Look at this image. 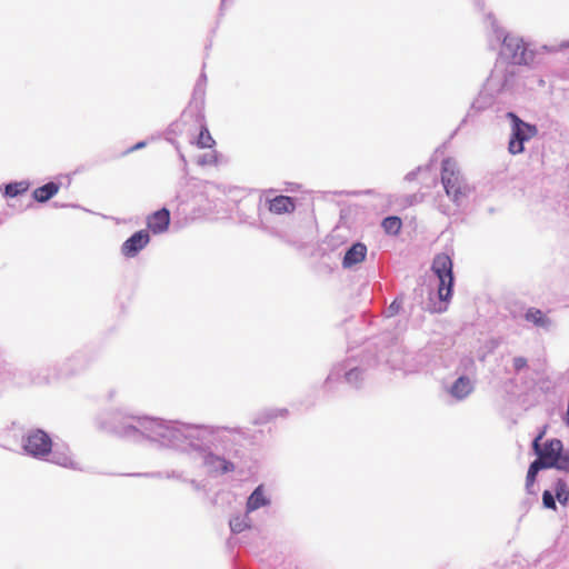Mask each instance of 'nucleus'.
<instances>
[{
    "mask_svg": "<svg viewBox=\"0 0 569 569\" xmlns=\"http://www.w3.org/2000/svg\"><path fill=\"white\" fill-rule=\"evenodd\" d=\"M525 319L528 322H532L535 326L540 328H547L550 323V320L547 318V316L537 308H529L527 309L525 313Z\"/></svg>",
    "mask_w": 569,
    "mask_h": 569,
    "instance_id": "a878e982",
    "label": "nucleus"
},
{
    "mask_svg": "<svg viewBox=\"0 0 569 569\" xmlns=\"http://www.w3.org/2000/svg\"><path fill=\"white\" fill-rule=\"evenodd\" d=\"M405 295H398L395 300L385 309L383 315L386 318H392L400 313L403 306Z\"/></svg>",
    "mask_w": 569,
    "mask_h": 569,
    "instance_id": "7c9ffc66",
    "label": "nucleus"
},
{
    "mask_svg": "<svg viewBox=\"0 0 569 569\" xmlns=\"http://www.w3.org/2000/svg\"><path fill=\"white\" fill-rule=\"evenodd\" d=\"M53 206H54L56 208H66V207H73V208H78V206H76V204L59 203V202H57V201H56V202H53Z\"/></svg>",
    "mask_w": 569,
    "mask_h": 569,
    "instance_id": "a19ab883",
    "label": "nucleus"
},
{
    "mask_svg": "<svg viewBox=\"0 0 569 569\" xmlns=\"http://www.w3.org/2000/svg\"><path fill=\"white\" fill-rule=\"evenodd\" d=\"M93 360L94 356L89 350H78L64 361L54 377L67 378L78 375L84 371Z\"/></svg>",
    "mask_w": 569,
    "mask_h": 569,
    "instance_id": "1a4fd4ad",
    "label": "nucleus"
},
{
    "mask_svg": "<svg viewBox=\"0 0 569 569\" xmlns=\"http://www.w3.org/2000/svg\"><path fill=\"white\" fill-rule=\"evenodd\" d=\"M563 420H565L566 425L569 426V407H568V410L566 412Z\"/></svg>",
    "mask_w": 569,
    "mask_h": 569,
    "instance_id": "a18cd8bd",
    "label": "nucleus"
},
{
    "mask_svg": "<svg viewBox=\"0 0 569 569\" xmlns=\"http://www.w3.org/2000/svg\"><path fill=\"white\" fill-rule=\"evenodd\" d=\"M61 186V182L51 180L36 188L32 191V198L39 203H46L59 192Z\"/></svg>",
    "mask_w": 569,
    "mask_h": 569,
    "instance_id": "2eb2a0df",
    "label": "nucleus"
},
{
    "mask_svg": "<svg viewBox=\"0 0 569 569\" xmlns=\"http://www.w3.org/2000/svg\"><path fill=\"white\" fill-rule=\"evenodd\" d=\"M196 143L200 149L212 148L216 144L206 124H201Z\"/></svg>",
    "mask_w": 569,
    "mask_h": 569,
    "instance_id": "c85d7f7f",
    "label": "nucleus"
},
{
    "mask_svg": "<svg viewBox=\"0 0 569 569\" xmlns=\"http://www.w3.org/2000/svg\"><path fill=\"white\" fill-rule=\"evenodd\" d=\"M204 103H206V88L200 87V86H194L193 91H192V97H191V100L189 103V108L194 111L196 120L198 122L203 121V119H204V114H203Z\"/></svg>",
    "mask_w": 569,
    "mask_h": 569,
    "instance_id": "f3484780",
    "label": "nucleus"
},
{
    "mask_svg": "<svg viewBox=\"0 0 569 569\" xmlns=\"http://www.w3.org/2000/svg\"><path fill=\"white\" fill-rule=\"evenodd\" d=\"M475 4H476L480 10H482V8H483V1H482V0H475Z\"/></svg>",
    "mask_w": 569,
    "mask_h": 569,
    "instance_id": "37998d69",
    "label": "nucleus"
},
{
    "mask_svg": "<svg viewBox=\"0 0 569 569\" xmlns=\"http://www.w3.org/2000/svg\"><path fill=\"white\" fill-rule=\"evenodd\" d=\"M229 527L232 533H240L250 527L247 516L238 515L229 520Z\"/></svg>",
    "mask_w": 569,
    "mask_h": 569,
    "instance_id": "c756f323",
    "label": "nucleus"
},
{
    "mask_svg": "<svg viewBox=\"0 0 569 569\" xmlns=\"http://www.w3.org/2000/svg\"><path fill=\"white\" fill-rule=\"evenodd\" d=\"M513 369L518 373L528 366V361L525 357H515L512 360Z\"/></svg>",
    "mask_w": 569,
    "mask_h": 569,
    "instance_id": "c9c22d12",
    "label": "nucleus"
},
{
    "mask_svg": "<svg viewBox=\"0 0 569 569\" xmlns=\"http://www.w3.org/2000/svg\"><path fill=\"white\" fill-rule=\"evenodd\" d=\"M367 246L361 241H356L351 246H349L341 260V266L343 269H351L355 266L362 262L367 257Z\"/></svg>",
    "mask_w": 569,
    "mask_h": 569,
    "instance_id": "9b49d317",
    "label": "nucleus"
},
{
    "mask_svg": "<svg viewBox=\"0 0 569 569\" xmlns=\"http://www.w3.org/2000/svg\"><path fill=\"white\" fill-rule=\"evenodd\" d=\"M146 146H147V141H144V140L138 141L136 144H133L132 147L128 148L123 152V154H129V153H131L133 151H138V150L144 148Z\"/></svg>",
    "mask_w": 569,
    "mask_h": 569,
    "instance_id": "e433bc0d",
    "label": "nucleus"
},
{
    "mask_svg": "<svg viewBox=\"0 0 569 569\" xmlns=\"http://www.w3.org/2000/svg\"><path fill=\"white\" fill-rule=\"evenodd\" d=\"M545 432H546V427L541 431H539V433L533 438L532 449H537L540 446L539 442L543 438Z\"/></svg>",
    "mask_w": 569,
    "mask_h": 569,
    "instance_id": "58836bf2",
    "label": "nucleus"
},
{
    "mask_svg": "<svg viewBox=\"0 0 569 569\" xmlns=\"http://www.w3.org/2000/svg\"><path fill=\"white\" fill-rule=\"evenodd\" d=\"M542 506L546 509L556 510L557 509V501L555 493L550 490H543L542 492Z\"/></svg>",
    "mask_w": 569,
    "mask_h": 569,
    "instance_id": "473e14b6",
    "label": "nucleus"
},
{
    "mask_svg": "<svg viewBox=\"0 0 569 569\" xmlns=\"http://www.w3.org/2000/svg\"><path fill=\"white\" fill-rule=\"evenodd\" d=\"M431 270L438 278V299L439 305L429 308L431 312L441 313L447 311L448 303L453 296L455 276L453 262L446 253L437 254L431 263Z\"/></svg>",
    "mask_w": 569,
    "mask_h": 569,
    "instance_id": "39448f33",
    "label": "nucleus"
},
{
    "mask_svg": "<svg viewBox=\"0 0 569 569\" xmlns=\"http://www.w3.org/2000/svg\"><path fill=\"white\" fill-rule=\"evenodd\" d=\"M486 89L497 96L516 98L525 91L526 83L518 67L496 62L487 78Z\"/></svg>",
    "mask_w": 569,
    "mask_h": 569,
    "instance_id": "20e7f679",
    "label": "nucleus"
},
{
    "mask_svg": "<svg viewBox=\"0 0 569 569\" xmlns=\"http://www.w3.org/2000/svg\"><path fill=\"white\" fill-rule=\"evenodd\" d=\"M456 373L458 376L469 377L470 379L475 377L477 373V365L473 357L470 355L462 356L457 365Z\"/></svg>",
    "mask_w": 569,
    "mask_h": 569,
    "instance_id": "5701e85b",
    "label": "nucleus"
},
{
    "mask_svg": "<svg viewBox=\"0 0 569 569\" xmlns=\"http://www.w3.org/2000/svg\"><path fill=\"white\" fill-rule=\"evenodd\" d=\"M492 94L493 93H489V94H483V93H480L472 102H471V106H470V109L468 111V113L466 114V117L462 119L460 126H463L469 118L485 111L486 109H488L491 104H492Z\"/></svg>",
    "mask_w": 569,
    "mask_h": 569,
    "instance_id": "6ab92c4d",
    "label": "nucleus"
},
{
    "mask_svg": "<svg viewBox=\"0 0 569 569\" xmlns=\"http://www.w3.org/2000/svg\"><path fill=\"white\" fill-rule=\"evenodd\" d=\"M170 141H171V143L174 146L176 150L178 151L179 159L181 160V162H182V164H183V166H182V171H183V173H184L183 179H186V177H187V174H188V162H187V159H186L184 154L181 152V150H180V147H179L178 142H177V141H174V140H170Z\"/></svg>",
    "mask_w": 569,
    "mask_h": 569,
    "instance_id": "f704fd0d",
    "label": "nucleus"
},
{
    "mask_svg": "<svg viewBox=\"0 0 569 569\" xmlns=\"http://www.w3.org/2000/svg\"><path fill=\"white\" fill-rule=\"evenodd\" d=\"M150 242V234L148 230L141 229L133 232L121 244L120 252L123 257L130 259L137 257Z\"/></svg>",
    "mask_w": 569,
    "mask_h": 569,
    "instance_id": "9d476101",
    "label": "nucleus"
},
{
    "mask_svg": "<svg viewBox=\"0 0 569 569\" xmlns=\"http://www.w3.org/2000/svg\"><path fill=\"white\" fill-rule=\"evenodd\" d=\"M506 117L511 128L508 151L511 154H520L525 151V143L538 134V127L526 122L515 111H508Z\"/></svg>",
    "mask_w": 569,
    "mask_h": 569,
    "instance_id": "0eeeda50",
    "label": "nucleus"
},
{
    "mask_svg": "<svg viewBox=\"0 0 569 569\" xmlns=\"http://www.w3.org/2000/svg\"><path fill=\"white\" fill-rule=\"evenodd\" d=\"M269 210L276 214L289 213L296 209V200L289 196H277L268 201Z\"/></svg>",
    "mask_w": 569,
    "mask_h": 569,
    "instance_id": "dca6fc26",
    "label": "nucleus"
},
{
    "mask_svg": "<svg viewBox=\"0 0 569 569\" xmlns=\"http://www.w3.org/2000/svg\"><path fill=\"white\" fill-rule=\"evenodd\" d=\"M196 490H199L200 489V485L197 480L194 479H190V480H187Z\"/></svg>",
    "mask_w": 569,
    "mask_h": 569,
    "instance_id": "79ce46f5",
    "label": "nucleus"
},
{
    "mask_svg": "<svg viewBox=\"0 0 569 569\" xmlns=\"http://www.w3.org/2000/svg\"><path fill=\"white\" fill-rule=\"evenodd\" d=\"M289 413L286 408H267L256 415L252 420V423L256 426L266 425L278 417H287Z\"/></svg>",
    "mask_w": 569,
    "mask_h": 569,
    "instance_id": "412c9836",
    "label": "nucleus"
},
{
    "mask_svg": "<svg viewBox=\"0 0 569 569\" xmlns=\"http://www.w3.org/2000/svg\"><path fill=\"white\" fill-rule=\"evenodd\" d=\"M402 365L401 346L390 332H385L368 340L358 353L333 365L322 388L325 392L333 393L335 383H346L359 390L377 368L388 366L396 370Z\"/></svg>",
    "mask_w": 569,
    "mask_h": 569,
    "instance_id": "f03ea898",
    "label": "nucleus"
},
{
    "mask_svg": "<svg viewBox=\"0 0 569 569\" xmlns=\"http://www.w3.org/2000/svg\"><path fill=\"white\" fill-rule=\"evenodd\" d=\"M271 500L264 495V489L262 485H259L253 489L250 496L247 499L246 509L247 512H252L258 510L259 508L269 506Z\"/></svg>",
    "mask_w": 569,
    "mask_h": 569,
    "instance_id": "a211bd4d",
    "label": "nucleus"
},
{
    "mask_svg": "<svg viewBox=\"0 0 569 569\" xmlns=\"http://www.w3.org/2000/svg\"><path fill=\"white\" fill-rule=\"evenodd\" d=\"M108 432L128 441H149L199 459L210 477H221L237 469L252 443L248 430L206 423H188L150 416H138L122 409L113 410L104 423Z\"/></svg>",
    "mask_w": 569,
    "mask_h": 569,
    "instance_id": "f257e3e1",
    "label": "nucleus"
},
{
    "mask_svg": "<svg viewBox=\"0 0 569 569\" xmlns=\"http://www.w3.org/2000/svg\"><path fill=\"white\" fill-rule=\"evenodd\" d=\"M66 178L68 179L67 187H69V186H70V183H71V178H70V176H66Z\"/></svg>",
    "mask_w": 569,
    "mask_h": 569,
    "instance_id": "49530a36",
    "label": "nucleus"
},
{
    "mask_svg": "<svg viewBox=\"0 0 569 569\" xmlns=\"http://www.w3.org/2000/svg\"><path fill=\"white\" fill-rule=\"evenodd\" d=\"M563 443L558 438L548 439L543 442V445L539 446L537 449H533L537 459L542 461L543 463L555 460L559 455L563 451Z\"/></svg>",
    "mask_w": 569,
    "mask_h": 569,
    "instance_id": "ddd939ff",
    "label": "nucleus"
},
{
    "mask_svg": "<svg viewBox=\"0 0 569 569\" xmlns=\"http://www.w3.org/2000/svg\"><path fill=\"white\" fill-rule=\"evenodd\" d=\"M47 461H50L58 466L68 467L71 469L76 468L69 453L64 450H60L57 446L54 447L53 445H52L51 452H50L49 457L47 458Z\"/></svg>",
    "mask_w": 569,
    "mask_h": 569,
    "instance_id": "b1692460",
    "label": "nucleus"
},
{
    "mask_svg": "<svg viewBox=\"0 0 569 569\" xmlns=\"http://www.w3.org/2000/svg\"><path fill=\"white\" fill-rule=\"evenodd\" d=\"M552 488L556 501H559L561 506H567L569 503V487L567 481L563 478H557Z\"/></svg>",
    "mask_w": 569,
    "mask_h": 569,
    "instance_id": "393cba45",
    "label": "nucleus"
},
{
    "mask_svg": "<svg viewBox=\"0 0 569 569\" xmlns=\"http://www.w3.org/2000/svg\"><path fill=\"white\" fill-rule=\"evenodd\" d=\"M21 448L24 455L37 459L47 460L52 449V438L43 429H29L21 439Z\"/></svg>",
    "mask_w": 569,
    "mask_h": 569,
    "instance_id": "6e6552de",
    "label": "nucleus"
},
{
    "mask_svg": "<svg viewBox=\"0 0 569 569\" xmlns=\"http://www.w3.org/2000/svg\"><path fill=\"white\" fill-rule=\"evenodd\" d=\"M381 227L387 234L397 236L402 227V220L398 216H388L382 219Z\"/></svg>",
    "mask_w": 569,
    "mask_h": 569,
    "instance_id": "bb28decb",
    "label": "nucleus"
},
{
    "mask_svg": "<svg viewBox=\"0 0 569 569\" xmlns=\"http://www.w3.org/2000/svg\"><path fill=\"white\" fill-rule=\"evenodd\" d=\"M475 390V383L469 377L458 376L448 388V393L457 401L467 399Z\"/></svg>",
    "mask_w": 569,
    "mask_h": 569,
    "instance_id": "4468645a",
    "label": "nucleus"
},
{
    "mask_svg": "<svg viewBox=\"0 0 569 569\" xmlns=\"http://www.w3.org/2000/svg\"><path fill=\"white\" fill-rule=\"evenodd\" d=\"M226 2H227V0H221V2H220V8H219L220 14H222Z\"/></svg>",
    "mask_w": 569,
    "mask_h": 569,
    "instance_id": "c03bdc74",
    "label": "nucleus"
},
{
    "mask_svg": "<svg viewBox=\"0 0 569 569\" xmlns=\"http://www.w3.org/2000/svg\"><path fill=\"white\" fill-rule=\"evenodd\" d=\"M548 469H556L569 473V450L563 449L555 460L546 462Z\"/></svg>",
    "mask_w": 569,
    "mask_h": 569,
    "instance_id": "cd10ccee",
    "label": "nucleus"
},
{
    "mask_svg": "<svg viewBox=\"0 0 569 569\" xmlns=\"http://www.w3.org/2000/svg\"><path fill=\"white\" fill-rule=\"evenodd\" d=\"M194 86H200V87L206 88V86H207V74H206V72H204V71H202V72L199 74L198 80H197V82H196V84H194Z\"/></svg>",
    "mask_w": 569,
    "mask_h": 569,
    "instance_id": "ea45409f",
    "label": "nucleus"
},
{
    "mask_svg": "<svg viewBox=\"0 0 569 569\" xmlns=\"http://www.w3.org/2000/svg\"><path fill=\"white\" fill-rule=\"evenodd\" d=\"M441 183L446 194L457 208H462L467 204L471 188L466 182L456 160L452 158H445L441 162Z\"/></svg>",
    "mask_w": 569,
    "mask_h": 569,
    "instance_id": "423d86ee",
    "label": "nucleus"
},
{
    "mask_svg": "<svg viewBox=\"0 0 569 569\" xmlns=\"http://www.w3.org/2000/svg\"><path fill=\"white\" fill-rule=\"evenodd\" d=\"M174 124H176V123H170V127H169V131H170V132H173L172 127H173Z\"/></svg>",
    "mask_w": 569,
    "mask_h": 569,
    "instance_id": "de8ad7c7",
    "label": "nucleus"
},
{
    "mask_svg": "<svg viewBox=\"0 0 569 569\" xmlns=\"http://www.w3.org/2000/svg\"><path fill=\"white\" fill-rule=\"evenodd\" d=\"M547 465L542 461H539L538 459H535L530 462L527 476H526V491L529 495H536V491L533 489L535 483L537 481L538 473L541 470H547Z\"/></svg>",
    "mask_w": 569,
    "mask_h": 569,
    "instance_id": "aec40b11",
    "label": "nucleus"
},
{
    "mask_svg": "<svg viewBox=\"0 0 569 569\" xmlns=\"http://www.w3.org/2000/svg\"><path fill=\"white\" fill-rule=\"evenodd\" d=\"M30 188V182L27 180L22 181H10L8 183L2 184L0 188L2 196L4 198H16L26 193Z\"/></svg>",
    "mask_w": 569,
    "mask_h": 569,
    "instance_id": "4be33fe9",
    "label": "nucleus"
},
{
    "mask_svg": "<svg viewBox=\"0 0 569 569\" xmlns=\"http://www.w3.org/2000/svg\"><path fill=\"white\" fill-rule=\"evenodd\" d=\"M138 476H144V477H151V478H162V477H166L167 479H177V480H181V481H187L183 478L182 472L181 471H176V470L168 471L166 473H163L161 471L149 472V473H139Z\"/></svg>",
    "mask_w": 569,
    "mask_h": 569,
    "instance_id": "2f4dec72",
    "label": "nucleus"
},
{
    "mask_svg": "<svg viewBox=\"0 0 569 569\" xmlns=\"http://www.w3.org/2000/svg\"><path fill=\"white\" fill-rule=\"evenodd\" d=\"M170 211L162 207L147 217V228L153 234H161L169 229Z\"/></svg>",
    "mask_w": 569,
    "mask_h": 569,
    "instance_id": "f8f14e48",
    "label": "nucleus"
},
{
    "mask_svg": "<svg viewBox=\"0 0 569 569\" xmlns=\"http://www.w3.org/2000/svg\"><path fill=\"white\" fill-rule=\"evenodd\" d=\"M423 168L422 167H417L415 170L408 172L406 176H405V180L406 181H413L416 180L418 173L422 170Z\"/></svg>",
    "mask_w": 569,
    "mask_h": 569,
    "instance_id": "4c0bfd02",
    "label": "nucleus"
},
{
    "mask_svg": "<svg viewBox=\"0 0 569 569\" xmlns=\"http://www.w3.org/2000/svg\"><path fill=\"white\" fill-rule=\"evenodd\" d=\"M216 162H217L216 153H203V154L199 156L197 159V163L202 167L208 166V164H213Z\"/></svg>",
    "mask_w": 569,
    "mask_h": 569,
    "instance_id": "72a5a7b5",
    "label": "nucleus"
},
{
    "mask_svg": "<svg viewBox=\"0 0 569 569\" xmlns=\"http://www.w3.org/2000/svg\"><path fill=\"white\" fill-rule=\"evenodd\" d=\"M488 18L492 20V31L497 41L500 42V51L496 62H501L502 66L513 64L515 67L532 68L540 63L542 53L558 52L569 48V40L561 41L558 46L543 44L540 49L532 48V43L526 41L522 37L506 32L500 28L492 13H488Z\"/></svg>",
    "mask_w": 569,
    "mask_h": 569,
    "instance_id": "7ed1b4c3",
    "label": "nucleus"
}]
</instances>
